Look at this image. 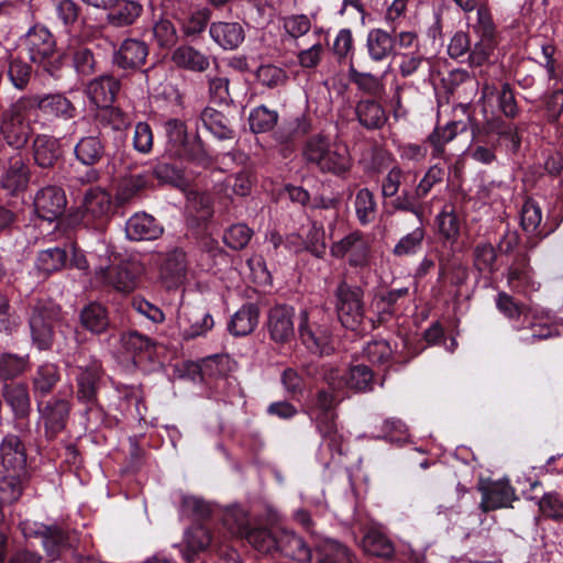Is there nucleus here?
I'll use <instances>...</instances> for the list:
<instances>
[{
	"mask_svg": "<svg viewBox=\"0 0 563 563\" xmlns=\"http://www.w3.org/2000/svg\"><path fill=\"white\" fill-rule=\"evenodd\" d=\"M501 143H505L508 153L515 154L521 139L514 124L507 123L500 115H492L482 124L472 125V144L467 154L477 163L490 165L497 161L496 150Z\"/></svg>",
	"mask_w": 563,
	"mask_h": 563,
	"instance_id": "f257e3e1",
	"label": "nucleus"
},
{
	"mask_svg": "<svg viewBox=\"0 0 563 563\" xmlns=\"http://www.w3.org/2000/svg\"><path fill=\"white\" fill-rule=\"evenodd\" d=\"M344 398L343 389H334L328 385V388H321L311 396L307 407V412L322 438V444L338 453L341 452L343 437L338 429L335 409Z\"/></svg>",
	"mask_w": 563,
	"mask_h": 563,
	"instance_id": "f03ea898",
	"label": "nucleus"
},
{
	"mask_svg": "<svg viewBox=\"0 0 563 563\" xmlns=\"http://www.w3.org/2000/svg\"><path fill=\"white\" fill-rule=\"evenodd\" d=\"M302 156L308 165L320 173L336 177H345L353 166L347 145L322 134L312 135L306 141Z\"/></svg>",
	"mask_w": 563,
	"mask_h": 563,
	"instance_id": "7ed1b4c3",
	"label": "nucleus"
},
{
	"mask_svg": "<svg viewBox=\"0 0 563 563\" xmlns=\"http://www.w3.org/2000/svg\"><path fill=\"white\" fill-rule=\"evenodd\" d=\"M68 375L76 382L77 399L87 406L85 416L90 420V415H99L97 395L103 384L101 364L95 357L79 354L74 358V364L69 365Z\"/></svg>",
	"mask_w": 563,
	"mask_h": 563,
	"instance_id": "20e7f679",
	"label": "nucleus"
},
{
	"mask_svg": "<svg viewBox=\"0 0 563 563\" xmlns=\"http://www.w3.org/2000/svg\"><path fill=\"white\" fill-rule=\"evenodd\" d=\"M320 378L330 387L343 389L350 388L355 391H368L373 388V372L363 364L342 369L335 364L323 363L319 369Z\"/></svg>",
	"mask_w": 563,
	"mask_h": 563,
	"instance_id": "39448f33",
	"label": "nucleus"
},
{
	"mask_svg": "<svg viewBox=\"0 0 563 563\" xmlns=\"http://www.w3.org/2000/svg\"><path fill=\"white\" fill-rule=\"evenodd\" d=\"M31 111V101L23 97L12 103L3 113L0 132L8 145L21 148L26 144L32 132L27 120Z\"/></svg>",
	"mask_w": 563,
	"mask_h": 563,
	"instance_id": "423d86ee",
	"label": "nucleus"
},
{
	"mask_svg": "<svg viewBox=\"0 0 563 563\" xmlns=\"http://www.w3.org/2000/svg\"><path fill=\"white\" fill-rule=\"evenodd\" d=\"M60 320V308L47 300H38L32 308L30 330L34 344L47 350L53 344L54 328Z\"/></svg>",
	"mask_w": 563,
	"mask_h": 563,
	"instance_id": "0eeeda50",
	"label": "nucleus"
},
{
	"mask_svg": "<svg viewBox=\"0 0 563 563\" xmlns=\"http://www.w3.org/2000/svg\"><path fill=\"white\" fill-rule=\"evenodd\" d=\"M364 291L360 286L341 283L335 290V309L342 325L355 331L364 320Z\"/></svg>",
	"mask_w": 563,
	"mask_h": 563,
	"instance_id": "6e6552de",
	"label": "nucleus"
},
{
	"mask_svg": "<svg viewBox=\"0 0 563 563\" xmlns=\"http://www.w3.org/2000/svg\"><path fill=\"white\" fill-rule=\"evenodd\" d=\"M330 252L333 257L346 258L352 267H367L372 261L371 240L360 231H353L334 242Z\"/></svg>",
	"mask_w": 563,
	"mask_h": 563,
	"instance_id": "1a4fd4ad",
	"label": "nucleus"
},
{
	"mask_svg": "<svg viewBox=\"0 0 563 563\" xmlns=\"http://www.w3.org/2000/svg\"><path fill=\"white\" fill-rule=\"evenodd\" d=\"M177 324L181 336L192 340L207 334L213 328L214 321L206 307L181 303Z\"/></svg>",
	"mask_w": 563,
	"mask_h": 563,
	"instance_id": "9d476101",
	"label": "nucleus"
},
{
	"mask_svg": "<svg viewBox=\"0 0 563 563\" xmlns=\"http://www.w3.org/2000/svg\"><path fill=\"white\" fill-rule=\"evenodd\" d=\"M111 210L110 196L100 188L89 189L81 205V221L86 227L102 230Z\"/></svg>",
	"mask_w": 563,
	"mask_h": 563,
	"instance_id": "9b49d317",
	"label": "nucleus"
},
{
	"mask_svg": "<svg viewBox=\"0 0 563 563\" xmlns=\"http://www.w3.org/2000/svg\"><path fill=\"white\" fill-rule=\"evenodd\" d=\"M37 409L45 435L51 439L66 428L71 406L69 400L54 396L46 401H37Z\"/></svg>",
	"mask_w": 563,
	"mask_h": 563,
	"instance_id": "f8f14e48",
	"label": "nucleus"
},
{
	"mask_svg": "<svg viewBox=\"0 0 563 563\" xmlns=\"http://www.w3.org/2000/svg\"><path fill=\"white\" fill-rule=\"evenodd\" d=\"M140 273L139 264L122 263L114 267L100 266L96 269V277L118 291L131 292L137 287Z\"/></svg>",
	"mask_w": 563,
	"mask_h": 563,
	"instance_id": "ddd939ff",
	"label": "nucleus"
},
{
	"mask_svg": "<svg viewBox=\"0 0 563 563\" xmlns=\"http://www.w3.org/2000/svg\"><path fill=\"white\" fill-rule=\"evenodd\" d=\"M295 310L287 305H276L268 310L266 329L272 341L285 344L295 338Z\"/></svg>",
	"mask_w": 563,
	"mask_h": 563,
	"instance_id": "4468645a",
	"label": "nucleus"
},
{
	"mask_svg": "<svg viewBox=\"0 0 563 563\" xmlns=\"http://www.w3.org/2000/svg\"><path fill=\"white\" fill-rule=\"evenodd\" d=\"M23 46L32 63L44 65L53 56L56 43L47 27L34 25L24 35Z\"/></svg>",
	"mask_w": 563,
	"mask_h": 563,
	"instance_id": "2eb2a0df",
	"label": "nucleus"
},
{
	"mask_svg": "<svg viewBox=\"0 0 563 563\" xmlns=\"http://www.w3.org/2000/svg\"><path fill=\"white\" fill-rule=\"evenodd\" d=\"M67 200L63 189L47 186L40 189L34 198V210L38 218L53 222L63 216Z\"/></svg>",
	"mask_w": 563,
	"mask_h": 563,
	"instance_id": "dca6fc26",
	"label": "nucleus"
},
{
	"mask_svg": "<svg viewBox=\"0 0 563 563\" xmlns=\"http://www.w3.org/2000/svg\"><path fill=\"white\" fill-rule=\"evenodd\" d=\"M32 103V111L37 109L44 115L70 120L75 118L77 110L73 102L63 93H52L44 97H25Z\"/></svg>",
	"mask_w": 563,
	"mask_h": 563,
	"instance_id": "f3484780",
	"label": "nucleus"
},
{
	"mask_svg": "<svg viewBox=\"0 0 563 563\" xmlns=\"http://www.w3.org/2000/svg\"><path fill=\"white\" fill-rule=\"evenodd\" d=\"M2 396L18 420L16 428L21 432L29 430L31 400L27 387L23 384H5Z\"/></svg>",
	"mask_w": 563,
	"mask_h": 563,
	"instance_id": "a211bd4d",
	"label": "nucleus"
},
{
	"mask_svg": "<svg viewBox=\"0 0 563 563\" xmlns=\"http://www.w3.org/2000/svg\"><path fill=\"white\" fill-rule=\"evenodd\" d=\"M162 224L146 212H136L125 223V234L131 241H152L163 234Z\"/></svg>",
	"mask_w": 563,
	"mask_h": 563,
	"instance_id": "6ab92c4d",
	"label": "nucleus"
},
{
	"mask_svg": "<svg viewBox=\"0 0 563 563\" xmlns=\"http://www.w3.org/2000/svg\"><path fill=\"white\" fill-rule=\"evenodd\" d=\"M312 545L308 544L300 536L287 529L277 530L276 550L295 561L306 563L313 561Z\"/></svg>",
	"mask_w": 563,
	"mask_h": 563,
	"instance_id": "aec40b11",
	"label": "nucleus"
},
{
	"mask_svg": "<svg viewBox=\"0 0 563 563\" xmlns=\"http://www.w3.org/2000/svg\"><path fill=\"white\" fill-rule=\"evenodd\" d=\"M1 466L4 473H26L25 448L18 435L8 434L0 445Z\"/></svg>",
	"mask_w": 563,
	"mask_h": 563,
	"instance_id": "412c9836",
	"label": "nucleus"
},
{
	"mask_svg": "<svg viewBox=\"0 0 563 563\" xmlns=\"http://www.w3.org/2000/svg\"><path fill=\"white\" fill-rule=\"evenodd\" d=\"M298 333L302 344L311 353L322 354L327 351L328 330L311 323L307 310H302L299 314Z\"/></svg>",
	"mask_w": 563,
	"mask_h": 563,
	"instance_id": "4be33fe9",
	"label": "nucleus"
},
{
	"mask_svg": "<svg viewBox=\"0 0 563 563\" xmlns=\"http://www.w3.org/2000/svg\"><path fill=\"white\" fill-rule=\"evenodd\" d=\"M465 130L466 123L463 121H451L445 125L435 126L427 139V142L432 147L431 156L445 162L450 161V155L446 154L445 145Z\"/></svg>",
	"mask_w": 563,
	"mask_h": 563,
	"instance_id": "5701e85b",
	"label": "nucleus"
},
{
	"mask_svg": "<svg viewBox=\"0 0 563 563\" xmlns=\"http://www.w3.org/2000/svg\"><path fill=\"white\" fill-rule=\"evenodd\" d=\"M120 90V82L112 76H100L87 86V96L97 107L110 106Z\"/></svg>",
	"mask_w": 563,
	"mask_h": 563,
	"instance_id": "b1692460",
	"label": "nucleus"
},
{
	"mask_svg": "<svg viewBox=\"0 0 563 563\" xmlns=\"http://www.w3.org/2000/svg\"><path fill=\"white\" fill-rule=\"evenodd\" d=\"M209 33L223 49H235L245 38L243 26L238 22H214L210 25Z\"/></svg>",
	"mask_w": 563,
	"mask_h": 563,
	"instance_id": "393cba45",
	"label": "nucleus"
},
{
	"mask_svg": "<svg viewBox=\"0 0 563 563\" xmlns=\"http://www.w3.org/2000/svg\"><path fill=\"white\" fill-rule=\"evenodd\" d=\"M313 563H353L350 550L331 539L313 541Z\"/></svg>",
	"mask_w": 563,
	"mask_h": 563,
	"instance_id": "a878e982",
	"label": "nucleus"
},
{
	"mask_svg": "<svg viewBox=\"0 0 563 563\" xmlns=\"http://www.w3.org/2000/svg\"><path fill=\"white\" fill-rule=\"evenodd\" d=\"M80 324L91 334L100 335L110 325V318L107 308L99 302L86 305L79 313Z\"/></svg>",
	"mask_w": 563,
	"mask_h": 563,
	"instance_id": "bb28decb",
	"label": "nucleus"
},
{
	"mask_svg": "<svg viewBox=\"0 0 563 563\" xmlns=\"http://www.w3.org/2000/svg\"><path fill=\"white\" fill-rule=\"evenodd\" d=\"M258 318L260 310L257 306L245 303L231 317L228 330L234 336H245L257 327Z\"/></svg>",
	"mask_w": 563,
	"mask_h": 563,
	"instance_id": "cd10ccee",
	"label": "nucleus"
},
{
	"mask_svg": "<svg viewBox=\"0 0 563 563\" xmlns=\"http://www.w3.org/2000/svg\"><path fill=\"white\" fill-rule=\"evenodd\" d=\"M147 56L145 43L129 38L125 40L115 54V62L122 68H135L144 64Z\"/></svg>",
	"mask_w": 563,
	"mask_h": 563,
	"instance_id": "c85d7f7f",
	"label": "nucleus"
},
{
	"mask_svg": "<svg viewBox=\"0 0 563 563\" xmlns=\"http://www.w3.org/2000/svg\"><path fill=\"white\" fill-rule=\"evenodd\" d=\"M366 49L372 60L386 59L394 52L391 32L383 29L371 30L366 37Z\"/></svg>",
	"mask_w": 563,
	"mask_h": 563,
	"instance_id": "c756f323",
	"label": "nucleus"
},
{
	"mask_svg": "<svg viewBox=\"0 0 563 563\" xmlns=\"http://www.w3.org/2000/svg\"><path fill=\"white\" fill-rule=\"evenodd\" d=\"M33 156L40 167H52L59 157L58 140L47 135H37L33 142Z\"/></svg>",
	"mask_w": 563,
	"mask_h": 563,
	"instance_id": "7c9ffc66",
	"label": "nucleus"
},
{
	"mask_svg": "<svg viewBox=\"0 0 563 563\" xmlns=\"http://www.w3.org/2000/svg\"><path fill=\"white\" fill-rule=\"evenodd\" d=\"M202 125L219 140L233 139L234 131L230 120L220 111L207 107L200 114Z\"/></svg>",
	"mask_w": 563,
	"mask_h": 563,
	"instance_id": "2f4dec72",
	"label": "nucleus"
},
{
	"mask_svg": "<svg viewBox=\"0 0 563 563\" xmlns=\"http://www.w3.org/2000/svg\"><path fill=\"white\" fill-rule=\"evenodd\" d=\"M174 63L191 71H205L210 66L208 56L194 48L192 46H179L173 53Z\"/></svg>",
	"mask_w": 563,
	"mask_h": 563,
	"instance_id": "473e14b6",
	"label": "nucleus"
},
{
	"mask_svg": "<svg viewBox=\"0 0 563 563\" xmlns=\"http://www.w3.org/2000/svg\"><path fill=\"white\" fill-rule=\"evenodd\" d=\"M26 482V473H4L0 476V503L13 504L21 497Z\"/></svg>",
	"mask_w": 563,
	"mask_h": 563,
	"instance_id": "72a5a7b5",
	"label": "nucleus"
},
{
	"mask_svg": "<svg viewBox=\"0 0 563 563\" xmlns=\"http://www.w3.org/2000/svg\"><path fill=\"white\" fill-rule=\"evenodd\" d=\"M514 499V489L507 483H496L485 492L482 507L485 511L509 507Z\"/></svg>",
	"mask_w": 563,
	"mask_h": 563,
	"instance_id": "f704fd0d",
	"label": "nucleus"
},
{
	"mask_svg": "<svg viewBox=\"0 0 563 563\" xmlns=\"http://www.w3.org/2000/svg\"><path fill=\"white\" fill-rule=\"evenodd\" d=\"M356 115L366 129H378L387 119L383 107L374 100H361L356 106Z\"/></svg>",
	"mask_w": 563,
	"mask_h": 563,
	"instance_id": "c9c22d12",
	"label": "nucleus"
},
{
	"mask_svg": "<svg viewBox=\"0 0 563 563\" xmlns=\"http://www.w3.org/2000/svg\"><path fill=\"white\" fill-rule=\"evenodd\" d=\"M419 225L416 227L411 232L401 236L393 249V253L396 256H412L420 252L426 238V229L423 221H418Z\"/></svg>",
	"mask_w": 563,
	"mask_h": 563,
	"instance_id": "e433bc0d",
	"label": "nucleus"
},
{
	"mask_svg": "<svg viewBox=\"0 0 563 563\" xmlns=\"http://www.w3.org/2000/svg\"><path fill=\"white\" fill-rule=\"evenodd\" d=\"M68 254L60 247H49L41 251L36 257V267L45 275L60 271L67 263Z\"/></svg>",
	"mask_w": 563,
	"mask_h": 563,
	"instance_id": "4c0bfd02",
	"label": "nucleus"
},
{
	"mask_svg": "<svg viewBox=\"0 0 563 563\" xmlns=\"http://www.w3.org/2000/svg\"><path fill=\"white\" fill-rule=\"evenodd\" d=\"M75 154L84 165H95L102 158L104 146L98 137L86 136L75 146Z\"/></svg>",
	"mask_w": 563,
	"mask_h": 563,
	"instance_id": "58836bf2",
	"label": "nucleus"
},
{
	"mask_svg": "<svg viewBox=\"0 0 563 563\" xmlns=\"http://www.w3.org/2000/svg\"><path fill=\"white\" fill-rule=\"evenodd\" d=\"M354 209L361 225H367L375 220L377 206L369 189L362 188L356 192Z\"/></svg>",
	"mask_w": 563,
	"mask_h": 563,
	"instance_id": "ea45409f",
	"label": "nucleus"
},
{
	"mask_svg": "<svg viewBox=\"0 0 563 563\" xmlns=\"http://www.w3.org/2000/svg\"><path fill=\"white\" fill-rule=\"evenodd\" d=\"M185 541L187 551L184 553V558L187 561H192L197 552L205 550L210 544L211 536L206 527L197 525L186 531Z\"/></svg>",
	"mask_w": 563,
	"mask_h": 563,
	"instance_id": "a19ab883",
	"label": "nucleus"
},
{
	"mask_svg": "<svg viewBox=\"0 0 563 563\" xmlns=\"http://www.w3.org/2000/svg\"><path fill=\"white\" fill-rule=\"evenodd\" d=\"M179 512L184 517L201 520L210 516L211 506L203 499L179 493Z\"/></svg>",
	"mask_w": 563,
	"mask_h": 563,
	"instance_id": "79ce46f5",
	"label": "nucleus"
},
{
	"mask_svg": "<svg viewBox=\"0 0 563 563\" xmlns=\"http://www.w3.org/2000/svg\"><path fill=\"white\" fill-rule=\"evenodd\" d=\"M508 284L517 290L525 289L532 284V272L525 255L515 260L508 269Z\"/></svg>",
	"mask_w": 563,
	"mask_h": 563,
	"instance_id": "37998d69",
	"label": "nucleus"
},
{
	"mask_svg": "<svg viewBox=\"0 0 563 563\" xmlns=\"http://www.w3.org/2000/svg\"><path fill=\"white\" fill-rule=\"evenodd\" d=\"M59 380V372L54 364L41 365L34 377L33 388L35 396H46Z\"/></svg>",
	"mask_w": 563,
	"mask_h": 563,
	"instance_id": "c03bdc74",
	"label": "nucleus"
},
{
	"mask_svg": "<svg viewBox=\"0 0 563 563\" xmlns=\"http://www.w3.org/2000/svg\"><path fill=\"white\" fill-rule=\"evenodd\" d=\"M150 177L146 174L129 175L121 179L117 190V200L125 203L147 187Z\"/></svg>",
	"mask_w": 563,
	"mask_h": 563,
	"instance_id": "a18cd8bd",
	"label": "nucleus"
},
{
	"mask_svg": "<svg viewBox=\"0 0 563 563\" xmlns=\"http://www.w3.org/2000/svg\"><path fill=\"white\" fill-rule=\"evenodd\" d=\"M142 5L133 0H122L118 9L108 14L109 22L114 26H125L132 24L141 14Z\"/></svg>",
	"mask_w": 563,
	"mask_h": 563,
	"instance_id": "49530a36",
	"label": "nucleus"
},
{
	"mask_svg": "<svg viewBox=\"0 0 563 563\" xmlns=\"http://www.w3.org/2000/svg\"><path fill=\"white\" fill-rule=\"evenodd\" d=\"M363 549L371 555L388 558L393 554L391 542L378 530H369L363 538Z\"/></svg>",
	"mask_w": 563,
	"mask_h": 563,
	"instance_id": "de8ad7c7",
	"label": "nucleus"
},
{
	"mask_svg": "<svg viewBox=\"0 0 563 563\" xmlns=\"http://www.w3.org/2000/svg\"><path fill=\"white\" fill-rule=\"evenodd\" d=\"M474 266L481 273L492 274L496 271L497 253L489 242H479L473 251Z\"/></svg>",
	"mask_w": 563,
	"mask_h": 563,
	"instance_id": "09e8293b",
	"label": "nucleus"
},
{
	"mask_svg": "<svg viewBox=\"0 0 563 563\" xmlns=\"http://www.w3.org/2000/svg\"><path fill=\"white\" fill-rule=\"evenodd\" d=\"M277 120L278 113L265 106L254 108L249 115L250 128L254 133L271 131L276 125Z\"/></svg>",
	"mask_w": 563,
	"mask_h": 563,
	"instance_id": "8fccbe9b",
	"label": "nucleus"
},
{
	"mask_svg": "<svg viewBox=\"0 0 563 563\" xmlns=\"http://www.w3.org/2000/svg\"><path fill=\"white\" fill-rule=\"evenodd\" d=\"M227 529L236 537L244 538L251 531L249 515L246 510L241 507H233L229 509L223 519Z\"/></svg>",
	"mask_w": 563,
	"mask_h": 563,
	"instance_id": "3c124183",
	"label": "nucleus"
},
{
	"mask_svg": "<svg viewBox=\"0 0 563 563\" xmlns=\"http://www.w3.org/2000/svg\"><path fill=\"white\" fill-rule=\"evenodd\" d=\"M44 537L42 539V545L45 549L47 555L55 560L60 551L68 545L67 536L65 531L57 526H48L44 529Z\"/></svg>",
	"mask_w": 563,
	"mask_h": 563,
	"instance_id": "603ef678",
	"label": "nucleus"
},
{
	"mask_svg": "<svg viewBox=\"0 0 563 563\" xmlns=\"http://www.w3.org/2000/svg\"><path fill=\"white\" fill-rule=\"evenodd\" d=\"M167 133L169 147L167 152L170 156H187L185 126L180 121L173 120L167 123Z\"/></svg>",
	"mask_w": 563,
	"mask_h": 563,
	"instance_id": "864d4df0",
	"label": "nucleus"
},
{
	"mask_svg": "<svg viewBox=\"0 0 563 563\" xmlns=\"http://www.w3.org/2000/svg\"><path fill=\"white\" fill-rule=\"evenodd\" d=\"M27 180V168L25 167L24 163L19 158L11 164L10 168L3 175L2 186L9 191L14 192L25 187Z\"/></svg>",
	"mask_w": 563,
	"mask_h": 563,
	"instance_id": "5fc2aeb1",
	"label": "nucleus"
},
{
	"mask_svg": "<svg viewBox=\"0 0 563 563\" xmlns=\"http://www.w3.org/2000/svg\"><path fill=\"white\" fill-rule=\"evenodd\" d=\"M398 58V70L405 78L415 76L427 64V58L419 48L400 53Z\"/></svg>",
	"mask_w": 563,
	"mask_h": 563,
	"instance_id": "6e6d98bb",
	"label": "nucleus"
},
{
	"mask_svg": "<svg viewBox=\"0 0 563 563\" xmlns=\"http://www.w3.org/2000/svg\"><path fill=\"white\" fill-rule=\"evenodd\" d=\"M245 540L258 552L269 553L273 550H276L277 530L275 532H271L263 528L251 529L245 537Z\"/></svg>",
	"mask_w": 563,
	"mask_h": 563,
	"instance_id": "4d7b16f0",
	"label": "nucleus"
},
{
	"mask_svg": "<svg viewBox=\"0 0 563 563\" xmlns=\"http://www.w3.org/2000/svg\"><path fill=\"white\" fill-rule=\"evenodd\" d=\"M209 95L217 103H228L230 101L229 78L216 67L214 74L208 75Z\"/></svg>",
	"mask_w": 563,
	"mask_h": 563,
	"instance_id": "13d9d810",
	"label": "nucleus"
},
{
	"mask_svg": "<svg viewBox=\"0 0 563 563\" xmlns=\"http://www.w3.org/2000/svg\"><path fill=\"white\" fill-rule=\"evenodd\" d=\"M497 46V40L478 37L471 46L467 62L471 66L478 67L487 63Z\"/></svg>",
	"mask_w": 563,
	"mask_h": 563,
	"instance_id": "bf43d9fd",
	"label": "nucleus"
},
{
	"mask_svg": "<svg viewBox=\"0 0 563 563\" xmlns=\"http://www.w3.org/2000/svg\"><path fill=\"white\" fill-rule=\"evenodd\" d=\"M27 367V358L11 353L0 355V379L7 380L22 374Z\"/></svg>",
	"mask_w": 563,
	"mask_h": 563,
	"instance_id": "052dcab7",
	"label": "nucleus"
},
{
	"mask_svg": "<svg viewBox=\"0 0 563 563\" xmlns=\"http://www.w3.org/2000/svg\"><path fill=\"white\" fill-rule=\"evenodd\" d=\"M98 120L103 126L114 131H124L131 124V118L121 109L107 106L98 114Z\"/></svg>",
	"mask_w": 563,
	"mask_h": 563,
	"instance_id": "680f3d73",
	"label": "nucleus"
},
{
	"mask_svg": "<svg viewBox=\"0 0 563 563\" xmlns=\"http://www.w3.org/2000/svg\"><path fill=\"white\" fill-rule=\"evenodd\" d=\"M253 235V230L246 224H233L224 231L223 242L232 250L244 249Z\"/></svg>",
	"mask_w": 563,
	"mask_h": 563,
	"instance_id": "e2e57ef3",
	"label": "nucleus"
},
{
	"mask_svg": "<svg viewBox=\"0 0 563 563\" xmlns=\"http://www.w3.org/2000/svg\"><path fill=\"white\" fill-rule=\"evenodd\" d=\"M440 233L445 239H455L460 232V219L452 206H445L437 218Z\"/></svg>",
	"mask_w": 563,
	"mask_h": 563,
	"instance_id": "0e129e2a",
	"label": "nucleus"
},
{
	"mask_svg": "<svg viewBox=\"0 0 563 563\" xmlns=\"http://www.w3.org/2000/svg\"><path fill=\"white\" fill-rule=\"evenodd\" d=\"M474 31L478 37L497 40V30L490 10L481 5L477 8Z\"/></svg>",
	"mask_w": 563,
	"mask_h": 563,
	"instance_id": "69168bd1",
	"label": "nucleus"
},
{
	"mask_svg": "<svg viewBox=\"0 0 563 563\" xmlns=\"http://www.w3.org/2000/svg\"><path fill=\"white\" fill-rule=\"evenodd\" d=\"M31 74L32 69L27 63L19 58L11 57L8 67V77L13 87L19 90L24 89L30 81Z\"/></svg>",
	"mask_w": 563,
	"mask_h": 563,
	"instance_id": "338daca9",
	"label": "nucleus"
},
{
	"mask_svg": "<svg viewBox=\"0 0 563 563\" xmlns=\"http://www.w3.org/2000/svg\"><path fill=\"white\" fill-rule=\"evenodd\" d=\"M163 275L170 277L173 284L181 283L186 276V256L180 251L170 253L163 267Z\"/></svg>",
	"mask_w": 563,
	"mask_h": 563,
	"instance_id": "774afa93",
	"label": "nucleus"
}]
</instances>
